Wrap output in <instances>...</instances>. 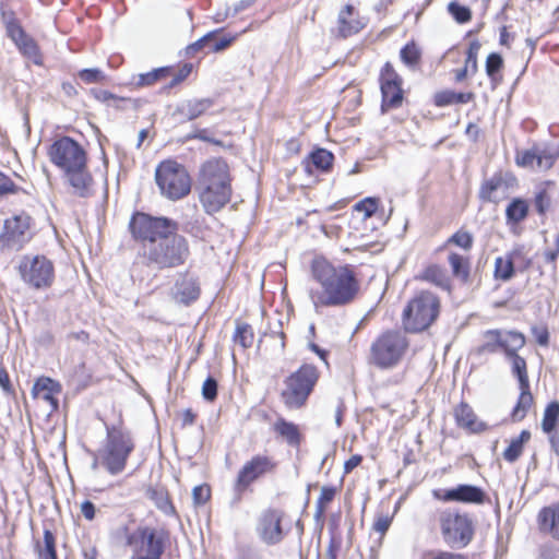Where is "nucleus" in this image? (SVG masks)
I'll return each instance as SVG.
<instances>
[{"instance_id": "f257e3e1", "label": "nucleus", "mask_w": 559, "mask_h": 559, "mask_svg": "<svg viewBox=\"0 0 559 559\" xmlns=\"http://www.w3.org/2000/svg\"><path fill=\"white\" fill-rule=\"evenodd\" d=\"M311 276L318 287L309 289V297L317 310L348 305L359 292V282L347 265H334L323 257L312 260Z\"/></svg>"}, {"instance_id": "f03ea898", "label": "nucleus", "mask_w": 559, "mask_h": 559, "mask_svg": "<svg viewBox=\"0 0 559 559\" xmlns=\"http://www.w3.org/2000/svg\"><path fill=\"white\" fill-rule=\"evenodd\" d=\"M49 157L64 174L76 195L85 198L92 193L93 178L87 169V154L80 143L62 136L50 146Z\"/></svg>"}, {"instance_id": "7ed1b4c3", "label": "nucleus", "mask_w": 559, "mask_h": 559, "mask_svg": "<svg viewBox=\"0 0 559 559\" xmlns=\"http://www.w3.org/2000/svg\"><path fill=\"white\" fill-rule=\"evenodd\" d=\"M171 229L173 223L170 219L153 217L141 212L135 213L130 221V230L136 240L163 241L159 243V249H154L152 258L165 266H171L175 259V247L173 246V240L168 239Z\"/></svg>"}, {"instance_id": "20e7f679", "label": "nucleus", "mask_w": 559, "mask_h": 559, "mask_svg": "<svg viewBox=\"0 0 559 559\" xmlns=\"http://www.w3.org/2000/svg\"><path fill=\"white\" fill-rule=\"evenodd\" d=\"M107 440L102 450L98 451L93 466L102 465L110 474L121 473L133 451L134 443L128 430L122 426H107Z\"/></svg>"}, {"instance_id": "39448f33", "label": "nucleus", "mask_w": 559, "mask_h": 559, "mask_svg": "<svg viewBox=\"0 0 559 559\" xmlns=\"http://www.w3.org/2000/svg\"><path fill=\"white\" fill-rule=\"evenodd\" d=\"M409 343L405 333L388 330L381 333L370 346V362L380 369L396 367L405 356Z\"/></svg>"}, {"instance_id": "423d86ee", "label": "nucleus", "mask_w": 559, "mask_h": 559, "mask_svg": "<svg viewBox=\"0 0 559 559\" xmlns=\"http://www.w3.org/2000/svg\"><path fill=\"white\" fill-rule=\"evenodd\" d=\"M443 542L453 549L465 548L473 539L474 523L467 513L451 508L437 511Z\"/></svg>"}, {"instance_id": "0eeeda50", "label": "nucleus", "mask_w": 559, "mask_h": 559, "mask_svg": "<svg viewBox=\"0 0 559 559\" xmlns=\"http://www.w3.org/2000/svg\"><path fill=\"white\" fill-rule=\"evenodd\" d=\"M440 301L430 292L416 295L403 311V325L408 332L428 329L439 316Z\"/></svg>"}, {"instance_id": "6e6552de", "label": "nucleus", "mask_w": 559, "mask_h": 559, "mask_svg": "<svg viewBox=\"0 0 559 559\" xmlns=\"http://www.w3.org/2000/svg\"><path fill=\"white\" fill-rule=\"evenodd\" d=\"M319 371L316 366L304 364L285 380L282 391V400L290 409L304 406L319 380Z\"/></svg>"}, {"instance_id": "1a4fd4ad", "label": "nucleus", "mask_w": 559, "mask_h": 559, "mask_svg": "<svg viewBox=\"0 0 559 559\" xmlns=\"http://www.w3.org/2000/svg\"><path fill=\"white\" fill-rule=\"evenodd\" d=\"M136 559H159L165 545V535L151 527H139L127 537Z\"/></svg>"}, {"instance_id": "9d476101", "label": "nucleus", "mask_w": 559, "mask_h": 559, "mask_svg": "<svg viewBox=\"0 0 559 559\" xmlns=\"http://www.w3.org/2000/svg\"><path fill=\"white\" fill-rule=\"evenodd\" d=\"M19 269L22 280L33 288H47L53 283V264L44 255L24 257Z\"/></svg>"}, {"instance_id": "9b49d317", "label": "nucleus", "mask_w": 559, "mask_h": 559, "mask_svg": "<svg viewBox=\"0 0 559 559\" xmlns=\"http://www.w3.org/2000/svg\"><path fill=\"white\" fill-rule=\"evenodd\" d=\"M275 468V462L266 455H255L238 472L235 481V491L241 495L253 481L260 477L272 473Z\"/></svg>"}, {"instance_id": "f8f14e48", "label": "nucleus", "mask_w": 559, "mask_h": 559, "mask_svg": "<svg viewBox=\"0 0 559 559\" xmlns=\"http://www.w3.org/2000/svg\"><path fill=\"white\" fill-rule=\"evenodd\" d=\"M284 516V511L272 508L260 514L257 523V534L264 544L276 545L283 540L286 534L282 525Z\"/></svg>"}, {"instance_id": "ddd939ff", "label": "nucleus", "mask_w": 559, "mask_h": 559, "mask_svg": "<svg viewBox=\"0 0 559 559\" xmlns=\"http://www.w3.org/2000/svg\"><path fill=\"white\" fill-rule=\"evenodd\" d=\"M31 217L21 213L8 218L4 222V230L0 235V243L2 247L19 250L29 239L28 229Z\"/></svg>"}, {"instance_id": "4468645a", "label": "nucleus", "mask_w": 559, "mask_h": 559, "mask_svg": "<svg viewBox=\"0 0 559 559\" xmlns=\"http://www.w3.org/2000/svg\"><path fill=\"white\" fill-rule=\"evenodd\" d=\"M402 79L392 64L386 62L381 70L380 87L382 94V110L397 108L403 100Z\"/></svg>"}, {"instance_id": "2eb2a0df", "label": "nucleus", "mask_w": 559, "mask_h": 559, "mask_svg": "<svg viewBox=\"0 0 559 559\" xmlns=\"http://www.w3.org/2000/svg\"><path fill=\"white\" fill-rule=\"evenodd\" d=\"M559 157L558 150L532 147L516 154V164L521 167L547 170Z\"/></svg>"}, {"instance_id": "dca6fc26", "label": "nucleus", "mask_w": 559, "mask_h": 559, "mask_svg": "<svg viewBox=\"0 0 559 559\" xmlns=\"http://www.w3.org/2000/svg\"><path fill=\"white\" fill-rule=\"evenodd\" d=\"M200 186H231L229 168L222 158H211L206 160L200 169Z\"/></svg>"}, {"instance_id": "f3484780", "label": "nucleus", "mask_w": 559, "mask_h": 559, "mask_svg": "<svg viewBox=\"0 0 559 559\" xmlns=\"http://www.w3.org/2000/svg\"><path fill=\"white\" fill-rule=\"evenodd\" d=\"M200 201L209 214L219 212L231 197V186H200Z\"/></svg>"}, {"instance_id": "a211bd4d", "label": "nucleus", "mask_w": 559, "mask_h": 559, "mask_svg": "<svg viewBox=\"0 0 559 559\" xmlns=\"http://www.w3.org/2000/svg\"><path fill=\"white\" fill-rule=\"evenodd\" d=\"M433 497L438 500L449 502L459 501L465 503H481L485 498L484 491L473 485H459L447 490H435Z\"/></svg>"}, {"instance_id": "6ab92c4d", "label": "nucleus", "mask_w": 559, "mask_h": 559, "mask_svg": "<svg viewBox=\"0 0 559 559\" xmlns=\"http://www.w3.org/2000/svg\"><path fill=\"white\" fill-rule=\"evenodd\" d=\"M155 183L162 195L175 199V160L168 158L160 162L155 169Z\"/></svg>"}, {"instance_id": "aec40b11", "label": "nucleus", "mask_w": 559, "mask_h": 559, "mask_svg": "<svg viewBox=\"0 0 559 559\" xmlns=\"http://www.w3.org/2000/svg\"><path fill=\"white\" fill-rule=\"evenodd\" d=\"M201 294V287L198 276L187 272L177 278V302L189 306L198 300Z\"/></svg>"}, {"instance_id": "412c9836", "label": "nucleus", "mask_w": 559, "mask_h": 559, "mask_svg": "<svg viewBox=\"0 0 559 559\" xmlns=\"http://www.w3.org/2000/svg\"><path fill=\"white\" fill-rule=\"evenodd\" d=\"M539 531L559 542V503L544 507L537 515Z\"/></svg>"}, {"instance_id": "4be33fe9", "label": "nucleus", "mask_w": 559, "mask_h": 559, "mask_svg": "<svg viewBox=\"0 0 559 559\" xmlns=\"http://www.w3.org/2000/svg\"><path fill=\"white\" fill-rule=\"evenodd\" d=\"M454 418L459 427L476 433L487 430V425L479 420L467 403H460L454 408Z\"/></svg>"}, {"instance_id": "5701e85b", "label": "nucleus", "mask_w": 559, "mask_h": 559, "mask_svg": "<svg viewBox=\"0 0 559 559\" xmlns=\"http://www.w3.org/2000/svg\"><path fill=\"white\" fill-rule=\"evenodd\" d=\"M60 392V383L47 377L38 378L32 389L33 395L48 402L53 411L58 408V401L55 395Z\"/></svg>"}, {"instance_id": "b1692460", "label": "nucleus", "mask_w": 559, "mask_h": 559, "mask_svg": "<svg viewBox=\"0 0 559 559\" xmlns=\"http://www.w3.org/2000/svg\"><path fill=\"white\" fill-rule=\"evenodd\" d=\"M508 192L507 183L501 175H493L490 179L486 180L479 190V197L487 202H499L506 198Z\"/></svg>"}, {"instance_id": "393cba45", "label": "nucleus", "mask_w": 559, "mask_h": 559, "mask_svg": "<svg viewBox=\"0 0 559 559\" xmlns=\"http://www.w3.org/2000/svg\"><path fill=\"white\" fill-rule=\"evenodd\" d=\"M169 80L165 88L169 90L175 85V72L173 67H162L147 73H141L136 76L134 84L139 87L151 86L156 82Z\"/></svg>"}, {"instance_id": "a878e982", "label": "nucleus", "mask_w": 559, "mask_h": 559, "mask_svg": "<svg viewBox=\"0 0 559 559\" xmlns=\"http://www.w3.org/2000/svg\"><path fill=\"white\" fill-rule=\"evenodd\" d=\"M364 27V22L355 17V9L347 4L338 14V34L347 37L358 33Z\"/></svg>"}, {"instance_id": "bb28decb", "label": "nucleus", "mask_w": 559, "mask_h": 559, "mask_svg": "<svg viewBox=\"0 0 559 559\" xmlns=\"http://www.w3.org/2000/svg\"><path fill=\"white\" fill-rule=\"evenodd\" d=\"M10 38L19 47L20 51L27 56L28 58H33L36 63H39L36 59L38 58V47L33 38H31L22 27H16L14 25L10 26Z\"/></svg>"}, {"instance_id": "cd10ccee", "label": "nucleus", "mask_w": 559, "mask_h": 559, "mask_svg": "<svg viewBox=\"0 0 559 559\" xmlns=\"http://www.w3.org/2000/svg\"><path fill=\"white\" fill-rule=\"evenodd\" d=\"M215 33L216 32H210L195 43L189 45L186 49L187 55L194 53L207 45H210L212 51L218 52L227 48L236 39V36H224L221 39L214 40Z\"/></svg>"}, {"instance_id": "c85d7f7f", "label": "nucleus", "mask_w": 559, "mask_h": 559, "mask_svg": "<svg viewBox=\"0 0 559 559\" xmlns=\"http://www.w3.org/2000/svg\"><path fill=\"white\" fill-rule=\"evenodd\" d=\"M212 106V98H193L182 103L179 112L188 120H192L207 111Z\"/></svg>"}, {"instance_id": "c756f323", "label": "nucleus", "mask_w": 559, "mask_h": 559, "mask_svg": "<svg viewBox=\"0 0 559 559\" xmlns=\"http://www.w3.org/2000/svg\"><path fill=\"white\" fill-rule=\"evenodd\" d=\"M520 254V251L514 250L504 257H498L495 261V277L509 281L514 274V261Z\"/></svg>"}, {"instance_id": "7c9ffc66", "label": "nucleus", "mask_w": 559, "mask_h": 559, "mask_svg": "<svg viewBox=\"0 0 559 559\" xmlns=\"http://www.w3.org/2000/svg\"><path fill=\"white\" fill-rule=\"evenodd\" d=\"M473 93H456L454 91L445 90L435 94V105L444 107L452 104H467L473 100Z\"/></svg>"}, {"instance_id": "2f4dec72", "label": "nucleus", "mask_w": 559, "mask_h": 559, "mask_svg": "<svg viewBox=\"0 0 559 559\" xmlns=\"http://www.w3.org/2000/svg\"><path fill=\"white\" fill-rule=\"evenodd\" d=\"M531 439V432L528 430H523L516 438H513L510 441L508 448L503 451V459L513 463L519 460V457L523 453L524 444Z\"/></svg>"}, {"instance_id": "473e14b6", "label": "nucleus", "mask_w": 559, "mask_h": 559, "mask_svg": "<svg viewBox=\"0 0 559 559\" xmlns=\"http://www.w3.org/2000/svg\"><path fill=\"white\" fill-rule=\"evenodd\" d=\"M520 396L518 400L516 405L513 408V412L511 414L513 421H521L526 416L528 409L533 405L534 399L530 391V384L524 386H520Z\"/></svg>"}, {"instance_id": "72a5a7b5", "label": "nucleus", "mask_w": 559, "mask_h": 559, "mask_svg": "<svg viewBox=\"0 0 559 559\" xmlns=\"http://www.w3.org/2000/svg\"><path fill=\"white\" fill-rule=\"evenodd\" d=\"M421 278L445 290H449L451 287L450 277L447 271L443 267L436 264L428 266L424 271Z\"/></svg>"}, {"instance_id": "f704fd0d", "label": "nucleus", "mask_w": 559, "mask_h": 559, "mask_svg": "<svg viewBox=\"0 0 559 559\" xmlns=\"http://www.w3.org/2000/svg\"><path fill=\"white\" fill-rule=\"evenodd\" d=\"M525 345L523 334L508 331L501 332V349L504 350L507 357L516 355V352Z\"/></svg>"}, {"instance_id": "c9c22d12", "label": "nucleus", "mask_w": 559, "mask_h": 559, "mask_svg": "<svg viewBox=\"0 0 559 559\" xmlns=\"http://www.w3.org/2000/svg\"><path fill=\"white\" fill-rule=\"evenodd\" d=\"M275 431L281 435L288 444L298 447L300 444V433L298 427L285 419H278L274 425Z\"/></svg>"}, {"instance_id": "e433bc0d", "label": "nucleus", "mask_w": 559, "mask_h": 559, "mask_svg": "<svg viewBox=\"0 0 559 559\" xmlns=\"http://www.w3.org/2000/svg\"><path fill=\"white\" fill-rule=\"evenodd\" d=\"M448 261L451 266L453 276L460 278L463 282H467L469 276L468 259L459 253L451 252L449 254Z\"/></svg>"}, {"instance_id": "4c0bfd02", "label": "nucleus", "mask_w": 559, "mask_h": 559, "mask_svg": "<svg viewBox=\"0 0 559 559\" xmlns=\"http://www.w3.org/2000/svg\"><path fill=\"white\" fill-rule=\"evenodd\" d=\"M150 498L154 501L155 506L166 514H173L175 508L173 506L169 492L163 487H155L148 489Z\"/></svg>"}, {"instance_id": "58836bf2", "label": "nucleus", "mask_w": 559, "mask_h": 559, "mask_svg": "<svg viewBox=\"0 0 559 559\" xmlns=\"http://www.w3.org/2000/svg\"><path fill=\"white\" fill-rule=\"evenodd\" d=\"M36 550L39 559H57L56 538L49 530L44 531L43 543H37Z\"/></svg>"}, {"instance_id": "ea45409f", "label": "nucleus", "mask_w": 559, "mask_h": 559, "mask_svg": "<svg viewBox=\"0 0 559 559\" xmlns=\"http://www.w3.org/2000/svg\"><path fill=\"white\" fill-rule=\"evenodd\" d=\"M483 344L477 349L479 354H492L501 349V331H486L483 335Z\"/></svg>"}, {"instance_id": "a19ab883", "label": "nucleus", "mask_w": 559, "mask_h": 559, "mask_svg": "<svg viewBox=\"0 0 559 559\" xmlns=\"http://www.w3.org/2000/svg\"><path fill=\"white\" fill-rule=\"evenodd\" d=\"M559 418V403L557 401L550 402L544 412L542 420V429L546 433H550L555 430Z\"/></svg>"}, {"instance_id": "79ce46f5", "label": "nucleus", "mask_w": 559, "mask_h": 559, "mask_svg": "<svg viewBox=\"0 0 559 559\" xmlns=\"http://www.w3.org/2000/svg\"><path fill=\"white\" fill-rule=\"evenodd\" d=\"M528 212L527 203L522 199H514L506 210L508 221L519 223L523 221Z\"/></svg>"}, {"instance_id": "37998d69", "label": "nucleus", "mask_w": 559, "mask_h": 559, "mask_svg": "<svg viewBox=\"0 0 559 559\" xmlns=\"http://www.w3.org/2000/svg\"><path fill=\"white\" fill-rule=\"evenodd\" d=\"M334 156L325 148H318L309 156L310 164L321 171H326L332 166Z\"/></svg>"}, {"instance_id": "c03bdc74", "label": "nucleus", "mask_w": 559, "mask_h": 559, "mask_svg": "<svg viewBox=\"0 0 559 559\" xmlns=\"http://www.w3.org/2000/svg\"><path fill=\"white\" fill-rule=\"evenodd\" d=\"M508 358L511 360L512 373L518 377L520 386L526 388V385L530 384V380L525 359L518 354L509 356Z\"/></svg>"}, {"instance_id": "a18cd8bd", "label": "nucleus", "mask_w": 559, "mask_h": 559, "mask_svg": "<svg viewBox=\"0 0 559 559\" xmlns=\"http://www.w3.org/2000/svg\"><path fill=\"white\" fill-rule=\"evenodd\" d=\"M551 185L550 181L545 182L535 194L534 205L540 215L545 214L551 206V195L547 190V187Z\"/></svg>"}, {"instance_id": "49530a36", "label": "nucleus", "mask_w": 559, "mask_h": 559, "mask_svg": "<svg viewBox=\"0 0 559 559\" xmlns=\"http://www.w3.org/2000/svg\"><path fill=\"white\" fill-rule=\"evenodd\" d=\"M252 328L247 323H239L236 326L234 334V342L240 345L243 349L250 347L253 343Z\"/></svg>"}, {"instance_id": "de8ad7c7", "label": "nucleus", "mask_w": 559, "mask_h": 559, "mask_svg": "<svg viewBox=\"0 0 559 559\" xmlns=\"http://www.w3.org/2000/svg\"><path fill=\"white\" fill-rule=\"evenodd\" d=\"M402 61L409 68H415L420 60V49L415 43L405 45L400 52Z\"/></svg>"}, {"instance_id": "09e8293b", "label": "nucleus", "mask_w": 559, "mask_h": 559, "mask_svg": "<svg viewBox=\"0 0 559 559\" xmlns=\"http://www.w3.org/2000/svg\"><path fill=\"white\" fill-rule=\"evenodd\" d=\"M192 180L188 171L177 164V199L188 195L191 191Z\"/></svg>"}, {"instance_id": "8fccbe9b", "label": "nucleus", "mask_w": 559, "mask_h": 559, "mask_svg": "<svg viewBox=\"0 0 559 559\" xmlns=\"http://www.w3.org/2000/svg\"><path fill=\"white\" fill-rule=\"evenodd\" d=\"M379 206V199L378 198H365L364 200L359 201L355 204V210L357 212H361L365 215V218L371 217Z\"/></svg>"}, {"instance_id": "3c124183", "label": "nucleus", "mask_w": 559, "mask_h": 559, "mask_svg": "<svg viewBox=\"0 0 559 559\" xmlns=\"http://www.w3.org/2000/svg\"><path fill=\"white\" fill-rule=\"evenodd\" d=\"M448 243H453L464 250H469L473 246V236L468 231L459 230L449 238Z\"/></svg>"}, {"instance_id": "603ef678", "label": "nucleus", "mask_w": 559, "mask_h": 559, "mask_svg": "<svg viewBox=\"0 0 559 559\" xmlns=\"http://www.w3.org/2000/svg\"><path fill=\"white\" fill-rule=\"evenodd\" d=\"M449 12L459 23H466L471 20V10L467 7L461 5L456 2H451L448 7Z\"/></svg>"}, {"instance_id": "864d4df0", "label": "nucleus", "mask_w": 559, "mask_h": 559, "mask_svg": "<svg viewBox=\"0 0 559 559\" xmlns=\"http://www.w3.org/2000/svg\"><path fill=\"white\" fill-rule=\"evenodd\" d=\"M503 60L499 53L492 52L487 57L486 60V73L491 79L495 80L496 74L502 68Z\"/></svg>"}, {"instance_id": "5fc2aeb1", "label": "nucleus", "mask_w": 559, "mask_h": 559, "mask_svg": "<svg viewBox=\"0 0 559 559\" xmlns=\"http://www.w3.org/2000/svg\"><path fill=\"white\" fill-rule=\"evenodd\" d=\"M17 191L19 187L12 181V179L0 171V200L9 194H15Z\"/></svg>"}, {"instance_id": "6e6d98bb", "label": "nucleus", "mask_w": 559, "mask_h": 559, "mask_svg": "<svg viewBox=\"0 0 559 559\" xmlns=\"http://www.w3.org/2000/svg\"><path fill=\"white\" fill-rule=\"evenodd\" d=\"M202 396L209 402H213L217 396V381L209 377L202 385Z\"/></svg>"}, {"instance_id": "4d7b16f0", "label": "nucleus", "mask_w": 559, "mask_h": 559, "mask_svg": "<svg viewBox=\"0 0 559 559\" xmlns=\"http://www.w3.org/2000/svg\"><path fill=\"white\" fill-rule=\"evenodd\" d=\"M210 497L211 489L206 484L195 486L192 490L194 504H204L210 499Z\"/></svg>"}, {"instance_id": "13d9d810", "label": "nucleus", "mask_w": 559, "mask_h": 559, "mask_svg": "<svg viewBox=\"0 0 559 559\" xmlns=\"http://www.w3.org/2000/svg\"><path fill=\"white\" fill-rule=\"evenodd\" d=\"M79 76L87 84L100 82L105 79L104 73L99 69H84L80 71Z\"/></svg>"}, {"instance_id": "bf43d9fd", "label": "nucleus", "mask_w": 559, "mask_h": 559, "mask_svg": "<svg viewBox=\"0 0 559 559\" xmlns=\"http://www.w3.org/2000/svg\"><path fill=\"white\" fill-rule=\"evenodd\" d=\"M335 488L322 487L320 496L318 498V507L323 510L335 497Z\"/></svg>"}, {"instance_id": "052dcab7", "label": "nucleus", "mask_w": 559, "mask_h": 559, "mask_svg": "<svg viewBox=\"0 0 559 559\" xmlns=\"http://www.w3.org/2000/svg\"><path fill=\"white\" fill-rule=\"evenodd\" d=\"M392 523V518L389 515H379L374 520L373 530L381 535V537L386 533Z\"/></svg>"}, {"instance_id": "680f3d73", "label": "nucleus", "mask_w": 559, "mask_h": 559, "mask_svg": "<svg viewBox=\"0 0 559 559\" xmlns=\"http://www.w3.org/2000/svg\"><path fill=\"white\" fill-rule=\"evenodd\" d=\"M532 334L535 336L536 342L542 346H547L549 343V333L545 326H533Z\"/></svg>"}, {"instance_id": "e2e57ef3", "label": "nucleus", "mask_w": 559, "mask_h": 559, "mask_svg": "<svg viewBox=\"0 0 559 559\" xmlns=\"http://www.w3.org/2000/svg\"><path fill=\"white\" fill-rule=\"evenodd\" d=\"M96 98L104 103H108L109 105H112V106H118V103L123 100V98H118L117 96H115L114 94H111L108 91L97 92Z\"/></svg>"}, {"instance_id": "0e129e2a", "label": "nucleus", "mask_w": 559, "mask_h": 559, "mask_svg": "<svg viewBox=\"0 0 559 559\" xmlns=\"http://www.w3.org/2000/svg\"><path fill=\"white\" fill-rule=\"evenodd\" d=\"M81 513L86 520L92 521L96 513L94 503L88 500L83 501L81 503Z\"/></svg>"}, {"instance_id": "69168bd1", "label": "nucleus", "mask_w": 559, "mask_h": 559, "mask_svg": "<svg viewBox=\"0 0 559 559\" xmlns=\"http://www.w3.org/2000/svg\"><path fill=\"white\" fill-rule=\"evenodd\" d=\"M193 63L186 62L177 68V83L186 80L193 71Z\"/></svg>"}, {"instance_id": "338daca9", "label": "nucleus", "mask_w": 559, "mask_h": 559, "mask_svg": "<svg viewBox=\"0 0 559 559\" xmlns=\"http://www.w3.org/2000/svg\"><path fill=\"white\" fill-rule=\"evenodd\" d=\"M2 20L7 28L8 36L10 37V26L14 25L16 27H21V25L17 23L14 13L12 11H3L2 12Z\"/></svg>"}, {"instance_id": "774afa93", "label": "nucleus", "mask_w": 559, "mask_h": 559, "mask_svg": "<svg viewBox=\"0 0 559 559\" xmlns=\"http://www.w3.org/2000/svg\"><path fill=\"white\" fill-rule=\"evenodd\" d=\"M362 461V456L359 454H355L350 456L344 464V472L346 474L350 473L354 468H356Z\"/></svg>"}]
</instances>
